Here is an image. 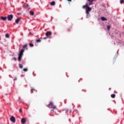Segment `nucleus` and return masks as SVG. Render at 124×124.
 I'll return each instance as SVG.
<instances>
[{
	"label": "nucleus",
	"instance_id": "nucleus-20",
	"mask_svg": "<svg viewBox=\"0 0 124 124\" xmlns=\"http://www.w3.org/2000/svg\"><path fill=\"white\" fill-rule=\"evenodd\" d=\"M23 71L25 72H26V71H28V69L27 68H24L23 69Z\"/></svg>",
	"mask_w": 124,
	"mask_h": 124
},
{
	"label": "nucleus",
	"instance_id": "nucleus-23",
	"mask_svg": "<svg viewBox=\"0 0 124 124\" xmlns=\"http://www.w3.org/2000/svg\"><path fill=\"white\" fill-rule=\"evenodd\" d=\"M19 112L20 113H22V109L20 108V109H19Z\"/></svg>",
	"mask_w": 124,
	"mask_h": 124
},
{
	"label": "nucleus",
	"instance_id": "nucleus-22",
	"mask_svg": "<svg viewBox=\"0 0 124 124\" xmlns=\"http://www.w3.org/2000/svg\"><path fill=\"white\" fill-rule=\"evenodd\" d=\"M31 93H33L32 92H33V91H34V88H31Z\"/></svg>",
	"mask_w": 124,
	"mask_h": 124
},
{
	"label": "nucleus",
	"instance_id": "nucleus-16",
	"mask_svg": "<svg viewBox=\"0 0 124 124\" xmlns=\"http://www.w3.org/2000/svg\"><path fill=\"white\" fill-rule=\"evenodd\" d=\"M19 67H20V68H23V65L22 64H19Z\"/></svg>",
	"mask_w": 124,
	"mask_h": 124
},
{
	"label": "nucleus",
	"instance_id": "nucleus-14",
	"mask_svg": "<svg viewBox=\"0 0 124 124\" xmlns=\"http://www.w3.org/2000/svg\"><path fill=\"white\" fill-rule=\"evenodd\" d=\"M111 97H112V98H115V97H116V95L115 94H111Z\"/></svg>",
	"mask_w": 124,
	"mask_h": 124
},
{
	"label": "nucleus",
	"instance_id": "nucleus-4",
	"mask_svg": "<svg viewBox=\"0 0 124 124\" xmlns=\"http://www.w3.org/2000/svg\"><path fill=\"white\" fill-rule=\"evenodd\" d=\"M10 120L12 123H15L16 122V119H15V117L14 116H12L10 119Z\"/></svg>",
	"mask_w": 124,
	"mask_h": 124
},
{
	"label": "nucleus",
	"instance_id": "nucleus-9",
	"mask_svg": "<svg viewBox=\"0 0 124 124\" xmlns=\"http://www.w3.org/2000/svg\"><path fill=\"white\" fill-rule=\"evenodd\" d=\"M101 20L102 21H107V19L106 18L104 17V16L101 17Z\"/></svg>",
	"mask_w": 124,
	"mask_h": 124
},
{
	"label": "nucleus",
	"instance_id": "nucleus-1",
	"mask_svg": "<svg viewBox=\"0 0 124 124\" xmlns=\"http://www.w3.org/2000/svg\"><path fill=\"white\" fill-rule=\"evenodd\" d=\"M23 48L20 52L18 54V61L19 62H21V60H22V58L23 57V55H24V52H25V50L24 49L26 48V50H28V44H25L23 46Z\"/></svg>",
	"mask_w": 124,
	"mask_h": 124
},
{
	"label": "nucleus",
	"instance_id": "nucleus-26",
	"mask_svg": "<svg viewBox=\"0 0 124 124\" xmlns=\"http://www.w3.org/2000/svg\"><path fill=\"white\" fill-rule=\"evenodd\" d=\"M47 38H48V37L44 38L43 39H47Z\"/></svg>",
	"mask_w": 124,
	"mask_h": 124
},
{
	"label": "nucleus",
	"instance_id": "nucleus-3",
	"mask_svg": "<svg viewBox=\"0 0 124 124\" xmlns=\"http://www.w3.org/2000/svg\"><path fill=\"white\" fill-rule=\"evenodd\" d=\"M47 107L48 108H52V109H57V107L54 105L53 102H51L49 104L47 105Z\"/></svg>",
	"mask_w": 124,
	"mask_h": 124
},
{
	"label": "nucleus",
	"instance_id": "nucleus-11",
	"mask_svg": "<svg viewBox=\"0 0 124 124\" xmlns=\"http://www.w3.org/2000/svg\"><path fill=\"white\" fill-rule=\"evenodd\" d=\"M22 124H25L26 123V119L25 118H23L21 119Z\"/></svg>",
	"mask_w": 124,
	"mask_h": 124
},
{
	"label": "nucleus",
	"instance_id": "nucleus-18",
	"mask_svg": "<svg viewBox=\"0 0 124 124\" xmlns=\"http://www.w3.org/2000/svg\"><path fill=\"white\" fill-rule=\"evenodd\" d=\"M124 0H120V2L121 3V4H123V3L124 2Z\"/></svg>",
	"mask_w": 124,
	"mask_h": 124
},
{
	"label": "nucleus",
	"instance_id": "nucleus-19",
	"mask_svg": "<svg viewBox=\"0 0 124 124\" xmlns=\"http://www.w3.org/2000/svg\"><path fill=\"white\" fill-rule=\"evenodd\" d=\"M29 45H30V47H33V46H34L33 45V44H30Z\"/></svg>",
	"mask_w": 124,
	"mask_h": 124
},
{
	"label": "nucleus",
	"instance_id": "nucleus-27",
	"mask_svg": "<svg viewBox=\"0 0 124 124\" xmlns=\"http://www.w3.org/2000/svg\"><path fill=\"white\" fill-rule=\"evenodd\" d=\"M67 1H71V0H67Z\"/></svg>",
	"mask_w": 124,
	"mask_h": 124
},
{
	"label": "nucleus",
	"instance_id": "nucleus-10",
	"mask_svg": "<svg viewBox=\"0 0 124 124\" xmlns=\"http://www.w3.org/2000/svg\"><path fill=\"white\" fill-rule=\"evenodd\" d=\"M1 20H2L3 21H6V19H7V17L1 16Z\"/></svg>",
	"mask_w": 124,
	"mask_h": 124
},
{
	"label": "nucleus",
	"instance_id": "nucleus-24",
	"mask_svg": "<svg viewBox=\"0 0 124 124\" xmlns=\"http://www.w3.org/2000/svg\"><path fill=\"white\" fill-rule=\"evenodd\" d=\"M14 61H17V59L15 57L13 58Z\"/></svg>",
	"mask_w": 124,
	"mask_h": 124
},
{
	"label": "nucleus",
	"instance_id": "nucleus-17",
	"mask_svg": "<svg viewBox=\"0 0 124 124\" xmlns=\"http://www.w3.org/2000/svg\"><path fill=\"white\" fill-rule=\"evenodd\" d=\"M110 28H111V27L109 25H108L107 26V29L108 30V31H109L110 30Z\"/></svg>",
	"mask_w": 124,
	"mask_h": 124
},
{
	"label": "nucleus",
	"instance_id": "nucleus-13",
	"mask_svg": "<svg viewBox=\"0 0 124 124\" xmlns=\"http://www.w3.org/2000/svg\"><path fill=\"white\" fill-rule=\"evenodd\" d=\"M30 15H31V16H33L34 15V13L33 11H30Z\"/></svg>",
	"mask_w": 124,
	"mask_h": 124
},
{
	"label": "nucleus",
	"instance_id": "nucleus-7",
	"mask_svg": "<svg viewBox=\"0 0 124 124\" xmlns=\"http://www.w3.org/2000/svg\"><path fill=\"white\" fill-rule=\"evenodd\" d=\"M20 21H21V18H17L16 20V24H19V22H20Z\"/></svg>",
	"mask_w": 124,
	"mask_h": 124
},
{
	"label": "nucleus",
	"instance_id": "nucleus-15",
	"mask_svg": "<svg viewBox=\"0 0 124 124\" xmlns=\"http://www.w3.org/2000/svg\"><path fill=\"white\" fill-rule=\"evenodd\" d=\"M5 37H6V38H9V34L6 33L5 34Z\"/></svg>",
	"mask_w": 124,
	"mask_h": 124
},
{
	"label": "nucleus",
	"instance_id": "nucleus-8",
	"mask_svg": "<svg viewBox=\"0 0 124 124\" xmlns=\"http://www.w3.org/2000/svg\"><path fill=\"white\" fill-rule=\"evenodd\" d=\"M89 2V5H93V0H87Z\"/></svg>",
	"mask_w": 124,
	"mask_h": 124
},
{
	"label": "nucleus",
	"instance_id": "nucleus-12",
	"mask_svg": "<svg viewBox=\"0 0 124 124\" xmlns=\"http://www.w3.org/2000/svg\"><path fill=\"white\" fill-rule=\"evenodd\" d=\"M50 4L51 6L55 5V4H56V2H55V1H53L50 3Z\"/></svg>",
	"mask_w": 124,
	"mask_h": 124
},
{
	"label": "nucleus",
	"instance_id": "nucleus-25",
	"mask_svg": "<svg viewBox=\"0 0 124 124\" xmlns=\"http://www.w3.org/2000/svg\"><path fill=\"white\" fill-rule=\"evenodd\" d=\"M54 112V109L51 110V113H53Z\"/></svg>",
	"mask_w": 124,
	"mask_h": 124
},
{
	"label": "nucleus",
	"instance_id": "nucleus-6",
	"mask_svg": "<svg viewBox=\"0 0 124 124\" xmlns=\"http://www.w3.org/2000/svg\"><path fill=\"white\" fill-rule=\"evenodd\" d=\"M50 35H52V32L48 31L46 33V36L47 37L50 36Z\"/></svg>",
	"mask_w": 124,
	"mask_h": 124
},
{
	"label": "nucleus",
	"instance_id": "nucleus-2",
	"mask_svg": "<svg viewBox=\"0 0 124 124\" xmlns=\"http://www.w3.org/2000/svg\"><path fill=\"white\" fill-rule=\"evenodd\" d=\"M83 8H86V13L87 15H89L90 14V11L92 10V8L89 7L88 4H86L83 6Z\"/></svg>",
	"mask_w": 124,
	"mask_h": 124
},
{
	"label": "nucleus",
	"instance_id": "nucleus-5",
	"mask_svg": "<svg viewBox=\"0 0 124 124\" xmlns=\"http://www.w3.org/2000/svg\"><path fill=\"white\" fill-rule=\"evenodd\" d=\"M7 18L8 21H12V19H13V15H9L8 16Z\"/></svg>",
	"mask_w": 124,
	"mask_h": 124
},
{
	"label": "nucleus",
	"instance_id": "nucleus-21",
	"mask_svg": "<svg viewBox=\"0 0 124 124\" xmlns=\"http://www.w3.org/2000/svg\"><path fill=\"white\" fill-rule=\"evenodd\" d=\"M36 42H41V40L40 39H38V40H36Z\"/></svg>",
	"mask_w": 124,
	"mask_h": 124
}]
</instances>
